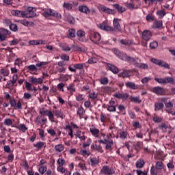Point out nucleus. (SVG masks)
<instances>
[{"instance_id":"052dcab7","label":"nucleus","mask_w":175,"mask_h":175,"mask_svg":"<svg viewBox=\"0 0 175 175\" xmlns=\"http://www.w3.org/2000/svg\"><path fill=\"white\" fill-rule=\"evenodd\" d=\"M130 100L131 102H134V103H140V102H142V100L139 97H133V96L130 97Z\"/></svg>"},{"instance_id":"5fc2aeb1","label":"nucleus","mask_w":175,"mask_h":175,"mask_svg":"<svg viewBox=\"0 0 175 175\" xmlns=\"http://www.w3.org/2000/svg\"><path fill=\"white\" fill-rule=\"evenodd\" d=\"M46 65H49L48 62H40L36 64V66L38 68H44Z\"/></svg>"},{"instance_id":"338daca9","label":"nucleus","mask_w":175,"mask_h":175,"mask_svg":"<svg viewBox=\"0 0 175 175\" xmlns=\"http://www.w3.org/2000/svg\"><path fill=\"white\" fill-rule=\"evenodd\" d=\"M0 72H1V75H3V76H4V77L9 76V70H8V69L1 68L0 70Z\"/></svg>"},{"instance_id":"9b49d317","label":"nucleus","mask_w":175,"mask_h":175,"mask_svg":"<svg viewBox=\"0 0 175 175\" xmlns=\"http://www.w3.org/2000/svg\"><path fill=\"white\" fill-rule=\"evenodd\" d=\"M152 92H153V94H155L156 95H165L166 94V90H165V88L160 87V86H156L154 87L152 90H151Z\"/></svg>"},{"instance_id":"4c0bfd02","label":"nucleus","mask_w":175,"mask_h":175,"mask_svg":"<svg viewBox=\"0 0 175 175\" xmlns=\"http://www.w3.org/2000/svg\"><path fill=\"white\" fill-rule=\"evenodd\" d=\"M114 54H116V55H117V57L118 58H120V59H124V57L126 55L125 53L121 52V51L118 50V49H115L114 50Z\"/></svg>"},{"instance_id":"f3484780","label":"nucleus","mask_w":175,"mask_h":175,"mask_svg":"<svg viewBox=\"0 0 175 175\" xmlns=\"http://www.w3.org/2000/svg\"><path fill=\"white\" fill-rule=\"evenodd\" d=\"M68 94L72 96L76 92V87L75 83H70L67 87Z\"/></svg>"},{"instance_id":"7ed1b4c3","label":"nucleus","mask_w":175,"mask_h":175,"mask_svg":"<svg viewBox=\"0 0 175 175\" xmlns=\"http://www.w3.org/2000/svg\"><path fill=\"white\" fill-rule=\"evenodd\" d=\"M44 12L42 13V16L46 17V18L49 17H55V18L59 19L62 18V15L57 12L54 10H51L50 8H45L43 10Z\"/></svg>"},{"instance_id":"7c9ffc66","label":"nucleus","mask_w":175,"mask_h":175,"mask_svg":"<svg viewBox=\"0 0 175 175\" xmlns=\"http://www.w3.org/2000/svg\"><path fill=\"white\" fill-rule=\"evenodd\" d=\"M163 26V22L162 21H154L153 23V28L155 29H159Z\"/></svg>"},{"instance_id":"0eeeda50","label":"nucleus","mask_w":175,"mask_h":175,"mask_svg":"<svg viewBox=\"0 0 175 175\" xmlns=\"http://www.w3.org/2000/svg\"><path fill=\"white\" fill-rule=\"evenodd\" d=\"M151 62L155 65H158L159 66H161L163 68H165L166 69H170V66L169 64L166 63V62L163 60H159L158 59L152 58Z\"/></svg>"},{"instance_id":"a18cd8bd","label":"nucleus","mask_w":175,"mask_h":175,"mask_svg":"<svg viewBox=\"0 0 175 175\" xmlns=\"http://www.w3.org/2000/svg\"><path fill=\"white\" fill-rule=\"evenodd\" d=\"M155 167H156V169L157 170H162V169H163V167H165L163 162H162V161H157L156 163Z\"/></svg>"},{"instance_id":"3c124183","label":"nucleus","mask_w":175,"mask_h":175,"mask_svg":"<svg viewBox=\"0 0 175 175\" xmlns=\"http://www.w3.org/2000/svg\"><path fill=\"white\" fill-rule=\"evenodd\" d=\"M163 119L159 116H154L152 118V122H155L156 124H159V122H162Z\"/></svg>"},{"instance_id":"423d86ee","label":"nucleus","mask_w":175,"mask_h":175,"mask_svg":"<svg viewBox=\"0 0 175 175\" xmlns=\"http://www.w3.org/2000/svg\"><path fill=\"white\" fill-rule=\"evenodd\" d=\"M39 113L41 114V116H47L51 122H55V121H54V114L52 111L44 110V109H40Z\"/></svg>"},{"instance_id":"20e7f679","label":"nucleus","mask_w":175,"mask_h":175,"mask_svg":"<svg viewBox=\"0 0 175 175\" xmlns=\"http://www.w3.org/2000/svg\"><path fill=\"white\" fill-rule=\"evenodd\" d=\"M25 18H33L36 16V8L33 7H27L25 10L23 11Z\"/></svg>"},{"instance_id":"393cba45","label":"nucleus","mask_w":175,"mask_h":175,"mask_svg":"<svg viewBox=\"0 0 175 175\" xmlns=\"http://www.w3.org/2000/svg\"><path fill=\"white\" fill-rule=\"evenodd\" d=\"M129 136V134L128 133L127 131H125V130L119 131V139H121V140H125V139H127Z\"/></svg>"},{"instance_id":"f03ea898","label":"nucleus","mask_w":175,"mask_h":175,"mask_svg":"<svg viewBox=\"0 0 175 175\" xmlns=\"http://www.w3.org/2000/svg\"><path fill=\"white\" fill-rule=\"evenodd\" d=\"M100 136H103V139H98L95 142V143H100V144H105V150H113V146H114V142L113 139L116 137V135H113V131L109 133V135H106L103 133H100Z\"/></svg>"},{"instance_id":"79ce46f5","label":"nucleus","mask_w":175,"mask_h":175,"mask_svg":"<svg viewBox=\"0 0 175 175\" xmlns=\"http://www.w3.org/2000/svg\"><path fill=\"white\" fill-rule=\"evenodd\" d=\"M91 143H92V139L88 138L86 142L83 143L82 146L83 148H87V147H90V146H91Z\"/></svg>"},{"instance_id":"4d7b16f0","label":"nucleus","mask_w":175,"mask_h":175,"mask_svg":"<svg viewBox=\"0 0 175 175\" xmlns=\"http://www.w3.org/2000/svg\"><path fill=\"white\" fill-rule=\"evenodd\" d=\"M4 124L7 126H10V125H13V121L12 120V119L5 118L4 120Z\"/></svg>"},{"instance_id":"ea45409f","label":"nucleus","mask_w":175,"mask_h":175,"mask_svg":"<svg viewBox=\"0 0 175 175\" xmlns=\"http://www.w3.org/2000/svg\"><path fill=\"white\" fill-rule=\"evenodd\" d=\"M156 14L159 16L161 17V18H163L164 16H166V10L163 9V10H159Z\"/></svg>"},{"instance_id":"c756f323","label":"nucleus","mask_w":175,"mask_h":175,"mask_svg":"<svg viewBox=\"0 0 175 175\" xmlns=\"http://www.w3.org/2000/svg\"><path fill=\"white\" fill-rule=\"evenodd\" d=\"M145 164L146 162H144V160L142 159H139L135 163V167H137V169H142V167H144Z\"/></svg>"},{"instance_id":"2eb2a0df","label":"nucleus","mask_w":175,"mask_h":175,"mask_svg":"<svg viewBox=\"0 0 175 175\" xmlns=\"http://www.w3.org/2000/svg\"><path fill=\"white\" fill-rule=\"evenodd\" d=\"M8 35H10V31L6 29H2L0 31V40L3 42L8 38Z\"/></svg>"},{"instance_id":"a878e982","label":"nucleus","mask_w":175,"mask_h":175,"mask_svg":"<svg viewBox=\"0 0 175 175\" xmlns=\"http://www.w3.org/2000/svg\"><path fill=\"white\" fill-rule=\"evenodd\" d=\"M78 9L81 13H84L85 14H90L91 13V10L86 5H79Z\"/></svg>"},{"instance_id":"c9c22d12","label":"nucleus","mask_w":175,"mask_h":175,"mask_svg":"<svg viewBox=\"0 0 175 175\" xmlns=\"http://www.w3.org/2000/svg\"><path fill=\"white\" fill-rule=\"evenodd\" d=\"M53 116H55L57 118H62V120H64V113L59 111V110H53L52 111Z\"/></svg>"},{"instance_id":"72a5a7b5","label":"nucleus","mask_w":175,"mask_h":175,"mask_svg":"<svg viewBox=\"0 0 175 175\" xmlns=\"http://www.w3.org/2000/svg\"><path fill=\"white\" fill-rule=\"evenodd\" d=\"M123 61H127L128 62H131V64H136V59H135V57L128 56L126 54L124 55Z\"/></svg>"},{"instance_id":"de8ad7c7","label":"nucleus","mask_w":175,"mask_h":175,"mask_svg":"<svg viewBox=\"0 0 175 175\" xmlns=\"http://www.w3.org/2000/svg\"><path fill=\"white\" fill-rule=\"evenodd\" d=\"M38 172H40V173L41 174H44L46 172H47V166L46 165H40L39 168H38Z\"/></svg>"},{"instance_id":"aec40b11","label":"nucleus","mask_w":175,"mask_h":175,"mask_svg":"<svg viewBox=\"0 0 175 175\" xmlns=\"http://www.w3.org/2000/svg\"><path fill=\"white\" fill-rule=\"evenodd\" d=\"M133 147L137 152H139L140 150H143V142L137 141L133 143Z\"/></svg>"},{"instance_id":"6ab92c4d","label":"nucleus","mask_w":175,"mask_h":175,"mask_svg":"<svg viewBox=\"0 0 175 175\" xmlns=\"http://www.w3.org/2000/svg\"><path fill=\"white\" fill-rule=\"evenodd\" d=\"M120 44L123 46H126V47H129V46H132V44H135L133 40L131 39H122L120 40Z\"/></svg>"},{"instance_id":"f8f14e48","label":"nucleus","mask_w":175,"mask_h":175,"mask_svg":"<svg viewBox=\"0 0 175 175\" xmlns=\"http://www.w3.org/2000/svg\"><path fill=\"white\" fill-rule=\"evenodd\" d=\"M77 36L79 42H88V40L85 38V31L84 30L79 29L77 31Z\"/></svg>"},{"instance_id":"1a4fd4ad","label":"nucleus","mask_w":175,"mask_h":175,"mask_svg":"<svg viewBox=\"0 0 175 175\" xmlns=\"http://www.w3.org/2000/svg\"><path fill=\"white\" fill-rule=\"evenodd\" d=\"M140 5V1L137 0H131L130 3H127L126 6L130 10H133L135 9H137Z\"/></svg>"},{"instance_id":"774afa93","label":"nucleus","mask_w":175,"mask_h":175,"mask_svg":"<svg viewBox=\"0 0 175 175\" xmlns=\"http://www.w3.org/2000/svg\"><path fill=\"white\" fill-rule=\"evenodd\" d=\"M88 64H96V62H98V59H96V57H90L88 61Z\"/></svg>"},{"instance_id":"f257e3e1","label":"nucleus","mask_w":175,"mask_h":175,"mask_svg":"<svg viewBox=\"0 0 175 175\" xmlns=\"http://www.w3.org/2000/svg\"><path fill=\"white\" fill-rule=\"evenodd\" d=\"M120 19L114 18L113 21V27L107 25L105 21H103L102 23L97 25L98 28L101 29L102 31H106L107 32H110V33H116V30L118 31V32H121V25H120Z\"/></svg>"},{"instance_id":"bb28decb","label":"nucleus","mask_w":175,"mask_h":175,"mask_svg":"<svg viewBox=\"0 0 175 175\" xmlns=\"http://www.w3.org/2000/svg\"><path fill=\"white\" fill-rule=\"evenodd\" d=\"M125 85L127 88H130V90H137L138 88L137 85L132 81L126 82Z\"/></svg>"},{"instance_id":"e2e57ef3","label":"nucleus","mask_w":175,"mask_h":175,"mask_svg":"<svg viewBox=\"0 0 175 175\" xmlns=\"http://www.w3.org/2000/svg\"><path fill=\"white\" fill-rule=\"evenodd\" d=\"M64 87H65V83H59V84H57V88L59 91H62V92H64Z\"/></svg>"},{"instance_id":"c03bdc74","label":"nucleus","mask_w":175,"mask_h":175,"mask_svg":"<svg viewBox=\"0 0 175 175\" xmlns=\"http://www.w3.org/2000/svg\"><path fill=\"white\" fill-rule=\"evenodd\" d=\"M146 20L148 23L151 22V21H155V16L154 14H148L146 16Z\"/></svg>"},{"instance_id":"b1692460","label":"nucleus","mask_w":175,"mask_h":175,"mask_svg":"<svg viewBox=\"0 0 175 175\" xmlns=\"http://www.w3.org/2000/svg\"><path fill=\"white\" fill-rule=\"evenodd\" d=\"M30 83L31 84H42L43 83V79L42 78H36L35 77H31L29 79Z\"/></svg>"},{"instance_id":"13d9d810","label":"nucleus","mask_w":175,"mask_h":175,"mask_svg":"<svg viewBox=\"0 0 175 175\" xmlns=\"http://www.w3.org/2000/svg\"><path fill=\"white\" fill-rule=\"evenodd\" d=\"M149 47L152 50L157 49L158 47V42L157 41H153L150 43Z\"/></svg>"},{"instance_id":"0e129e2a","label":"nucleus","mask_w":175,"mask_h":175,"mask_svg":"<svg viewBox=\"0 0 175 175\" xmlns=\"http://www.w3.org/2000/svg\"><path fill=\"white\" fill-rule=\"evenodd\" d=\"M73 68L76 69H78L79 70H81V69H83V68H84V66L83 65V64H73L72 65Z\"/></svg>"},{"instance_id":"a19ab883","label":"nucleus","mask_w":175,"mask_h":175,"mask_svg":"<svg viewBox=\"0 0 175 175\" xmlns=\"http://www.w3.org/2000/svg\"><path fill=\"white\" fill-rule=\"evenodd\" d=\"M85 113V111L84 110V108H83V107L81 106V107H78L77 114V116H79L80 117V118H81V117H83V116H84Z\"/></svg>"},{"instance_id":"2f4dec72","label":"nucleus","mask_w":175,"mask_h":175,"mask_svg":"<svg viewBox=\"0 0 175 175\" xmlns=\"http://www.w3.org/2000/svg\"><path fill=\"white\" fill-rule=\"evenodd\" d=\"M113 8H115V9H116V10L119 12V13H124V12H125L126 10V9L125 8H123L122 5H120V4H113Z\"/></svg>"},{"instance_id":"69168bd1","label":"nucleus","mask_w":175,"mask_h":175,"mask_svg":"<svg viewBox=\"0 0 175 175\" xmlns=\"http://www.w3.org/2000/svg\"><path fill=\"white\" fill-rule=\"evenodd\" d=\"M150 175H158V170L152 165L150 168Z\"/></svg>"},{"instance_id":"c85d7f7f","label":"nucleus","mask_w":175,"mask_h":175,"mask_svg":"<svg viewBox=\"0 0 175 175\" xmlns=\"http://www.w3.org/2000/svg\"><path fill=\"white\" fill-rule=\"evenodd\" d=\"M66 38H68V39H73V38H76V29H69Z\"/></svg>"},{"instance_id":"37998d69","label":"nucleus","mask_w":175,"mask_h":175,"mask_svg":"<svg viewBox=\"0 0 175 175\" xmlns=\"http://www.w3.org/2000/svg\"><path fill=\"white\" fill-rule=\"evenodd\" d=\"M161 102L165 104L166 107H173V103L170 100L167 101L166 98H161Z\"/></svg>"},{"instance_id":"680f3d73","label":"nucleus","mask_w":175,"mask_h":175,"mask_svg":"<svg viewBox=\"0 0 175 175\" xmlns=\"http://www.w3.org/2000/svg\"><path fill=\"white\" fill-rule=\"evenodd\" d=\"M107 8V7H106L103 5H98V9L99 12H100V13H105V12H106Z\"/></svg>"},{"instance_id":"9d476101","label":"nucleus","mask_w":175,"mask_h":175,"mask_svg":"<svg viewBox=\"0 0 175 175\" xmlns=\"http://www.w3.org/2000/svg\"><path fill=\"white\" fill-rule=\"evenodd\" d=\"M116 173L113 167H109L107 165H104L101 169V174L105 175H113Z\"/></svg>"},{"instance_id":"ddd939ff","label":"nucleus","mask_w":175,"mask_h":175,"mask_svg":"<svg viewBox=\"0 0 175 175\" xmlns=\"http://www.w3.org/2000/svg\"><path fill=\"white\" fill-rule=\"evenodd\" d=\"M90 132L93 136V137H96L97 139H99V140L102 139V137L100 136V131H99L98 129H96V127H90Z\"/></svg>"},{"instance_id":"4be33fe9","label":"nucleus","mask_w":175,"mask_h":175,"mask_svg":"<svg viewBox=\"0 0 175 175\" xmlns=\"http://www.w3.org/2000/svg\"><path fill=\"white\" fill-rule=\"evenodd\" d=\"M132 71L131 70H124L123 72L118 74L119 77H123V79H125V77H131L132 76Z\"/></svg>"},{"instance_id":"cd10ccee","label":"nucleus","mask_w":175,"mask_h":175,"mask_svg":"<svg viewBox=\"0 0 175 175\" xmlns=\"http://www.w3.org/2000/svg\"><path fill=\"white\" fill-rule=\"evenodd\" d=\"M45 144L46 143L40 141V142H38L36 144H33V147H36V151H39V150H42V148L44 147Z\"/></svg>"},{"instance_id":"473e14b6","label":"nucleus","mask_w":175,"mask_h":175,"mask_svg":"<svg viewBox=\"0 0 175 175\" xmlns=\"http://www.w3.org/2000/svg\"><path fill=\"white\" fill-rule=\"evenodd\" d=\"M107 66L109 70L112 72V73H113L114 75H117V73H118V68H117V66L111 64H108Z\"/></svg>"},{"instance_id":"603ef678","label":"nucleus","mask_w":175,"mask_h":175,"mask_svg":"<svg viewBox=\"0 0 175 175\" xmlns=\"http://www.w3.org/2000/svg\"><path fill=\"white\" fill-rule=\"evenodd\" d=\"M25 88L27 91H32V83H29L25 81Z\"/></svg>"},{"instance_id":"dca6fc26","label":"nucleus","mask_w":175,"mask_h":175,"mask_svg":"<svg viewBox=\"0 0 175 175\" xmlns=\"http://www.w3.org/2000/svg\"><path fill=\"white\" fill-rule=\"evenodd\" d=\"M89 165L92 166V167H96L99 165V157H93L90 158Z\"/></svg>"},{"instance_id":"8fccbe9b","label":"nucleus","mask_w":175,"mask_h":175,"mask_svg":"<svg viewBox=\"0 0 175 175\" xmlns=\"http://www.w3.org/2000/svg\"><path fill=\"white\" fill-rule=\"evenodd\" d=\"M13 161H14V154H13V152H12L8 155L6 163H8V162H13Z\"/></svg>"},{"instance_id":"6e6552de","label":"nucleus","mask_w":175,"mask_h":175,"mask_svg":"<svg viewBox=\"0 0 175 175\" xmlns=\"http://www.w3.org/2000/svg\"><path fill=\"white\" fill-rule=\"evenodd\" d=\"M154 80L157 81V83H159V84H169L170 83H173L174 81V79L173 77H165V78H154Z\"/></svg>"},{"instance_id":"412c9836","label":"nucleus","mask_w":175,"mask_h":175,"mask_svg":"<svg viewBox=\"0 0 175 175\" xmlns=\"http://www.w3.org/2000/svg\"><path fill=\"white\" fill-rule=\"evenodd\" d=\"M11 14L12 16H15L16 17H22L23 18H25L24 11H21L18 10H12L11 11Z\"/></svg>"},{"instance_id":"58836bf2","label":"nucleus","mask_w":175,"mask_h":175,"mask_svg":"<svg viewBox=\"0 0 175 175\" xmlns=\"http://www.w3.org/2000/svg\"><path fill=\"white\" fill-rule=\"evenodd\" d=\"M114 103H116V102L113 100L109 101V105L107 107L108 111H116V106H114Z\"/></svg>"},{"instance_id":"49530a36","label":"nucleus","mask_w":175,"mask_h":175,"mask_svg":"<svg viewBox=\"0 0 175 175\" xmlns=\"http://www.w3.org/2000/svg\"><path fill=\"white\" fill-rule=\"evenodd\" d=\"M65 149V147L62 144H57L55 146V150L57 152H62V150Z\"/></svg>"},{"instance_id":"a211bd4d","label":"nucleus","mask_w":175,"mask_h":175,"mask_svg":"<svg viewBox=\"0 0 175 175\" xmlns=\"http://www.w3.org/2000/svg\"><path fill=\"white\" fill-rule=\"evenodd\" d=\"M163 107H165L163 102L154 103V111H163Z\"/></svg>"},{"instance_id":"bf43d9fd","label":"nucleus","mask_w":175,"mask_h":175,"mask_svg":"<svg viewBox=\"0 0 175 175\" xmlns=\"http://www.w3.org/2000/svg\"><path fill=\"white\" fill-rule=\"evenodd\" d=\"M100 84H103V85H106L109 84V79L107 77L101 78L100 79Z\"/></svg>"},{"instance_id":"09e8293b","label":"nucleus","mask_w":175,"mask_h":175,"mask_svg":"<svg viewBox=\"0 0 175 175\" xmlns=\"http://www.w3.org/2000/svg\"><path fill=\"white\" fill-rule=\"evenodd\" d=\"M78 137L80 139L81 142H83L87 139V136H85V133L80 131L78 133Z\"/></svg>"},{"instance_id":"6e6d98bb","label":"nucleus","mask_w":175,"mask_h":175,"mask_svg":"<svg viewBox=\"0 0 175 175\" xmlns=\"http://www.w3.org/2000/svg\"><path fill=\"white\" fill-rule=\"evenodd\" d=\"M10 29H11V31H13V32H16V31H18V27L16 24L11 23L10 25Z\"/></svg>"},{"instance_id":"5701e85b","label":"nucleus","mask_w":175,"mask_h":175,"mask_svg":"<svg viewBox=\"0 0 175 175\" xmlns=\"http://www.w3.org/2000/svg\"><path fill=\"white\" fill-rule=\"evenodd\" d=\"M96 142V141H95ZM95 144H92L91 145V149L92 150H96V151H98V152H100V154H103V148H102V146L96 144V142Z\"/></svg>"},{"instance_id":"4468645a","label":"nucleus","mask_w":175,"mask_h":175,"mask_svg":"<svg viewBox=\"0 0 175 175\" xmlns=\"http://www.w3.org/2000/svg\"><path fill=\"white\" fill-rule=\"evenodd\" d=\"M152 38V33L150 30H144L142 32L143 40L150 41V39Z\"/></svg>"},{"instance_id":"f704fd0d","label":"nucleus","mask_w":175,"mask_h":175,"mask_svg":"<svg viewBox=\"0 0 175 175\" xmlns=\"http://www.w3.org/2000/svg\"><path fill=\"white\" fill-rule=\"evenodd\" d=\"M18 23L24 25L25 27H32L33 22H29L25 19L18 21Z\"/></svg>"},{"instance_id":"39448f33","label":"nucleus","mask_w":175,"mask_h":175,"mask_svg":"<svg viewBox=\"0 0 175 175\" xmlns=\"http://www.w3.org/2000/svg\"><path fill=\"white\" fill-rule=\"evenodd\" d=\"M89 38L94 44H99L100 43L101 37L98 32L91 31L89 34Z\"/></svg>"},{"instance_id":"864d4df0","label":"nucleus","mask_w":175,"mask_h":175,"mask_svg":"<svg viewBox=\"0 0 175 175\" xmlns=\"http://www.w3.org/2000/svg\"><path fill=\"white\" fill-rule=\"evenodd\" d=\"M66 161L65 159H64V158H61L59 157L57 161V165H59L58 166H64V165H65Z\"/></svg>"},{"instance_id":"e433bc0d","label":"nucleus","mask_w":175,"mask_h":175,"mask_svg":"<svg viewBox=\"0 0 175 175\" xmlns=\"http://www.w3.org/2000/svg\"><path fill=\"white\" fill-rule=\"evenodd\" d=\"M27 69L30 73H33V75H35L36 72H38V68L36 67V65H29L27 66Z\"/></svg>"}]
</instances>
